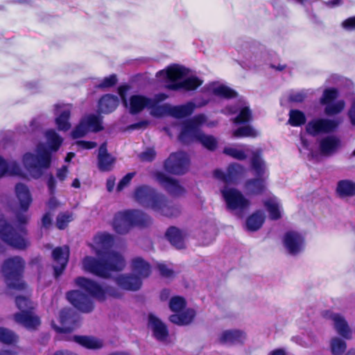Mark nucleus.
<instances>
[{"instance_id": "obj_1", "label": "nucleus", "mask_w": 355, "mask_h": 355, "mask_svg": "<svg viewBox=\"0 0 355 355\" xmlns=\"http://www.w3.org/2000/svg\"><path fill=\"white\" fill-rule=\"evenodd\" d=\"M112 244L111 234L106 232L97 234L94 238L92 248L98 259L85 257L82 262L83 269L103 278L109 277L111 271L122 270L125 266L122 256L114 252H107Z\"/></svg>"}, {"instance_id": "obj_2", "label": "nucleus", "mask_w": 355, "mask_h": 355, "mask_svg": "<svg viewBox=\"0 0 355 355\" xmlns=\"http://www.w3.org/2000/svg\"><path fill=\"white\" fill-rule=\"evenodd\" d=\"M75 282L78 286L87 292L88 294H85L80 291H72L67 293V297L74 307L84 313L91 312L94 309V305L92 297L99 301H104L108 297L119 296V293L114 288L101 286L85 277H78L75 279Z\"/></svg>"}, {"instance_id": "obj_3", "label": "nucleus", "mask_w": 355, "mask_h": 355, "mask_svg": "<svg viewBox=\"0 0 355 355\" xmlns=\"http://www.w3.org/2000/svg\"><path fill=\"white\" fill-rule=\"evenodd\" d=\"M48 147L43 143H40L36 148L35 154L26 153L23 162L29 174L34 178H40L44 168L49 167L51 153L56 152L61 146L62 138L53 129L45 132Z\"/></svg>"}, {"instance_id": "obj_4", "label": "nucleus", "mask_w": 355, "mask_h": 355, "mask_svg": "<svg viewBox=\"0 0 355 355\" xmlns=\"http://www.w3.org/2000/svg\"><path fill=\"white\" fill-rule=\"evenodd\" d=\"M167 98L168 95L164 93L157 94L153 98L135 95V113L148 108L150 114L155 117L170 115L175 118H183L191 114L195 109L193 102L177 106L160 103Z\"/></svg>"}, {"instance_id": "obj_5", "label": "nucleus", "mask_w": 355, "mask_h": 355, "mask_svg": "<svg viewBox=\"0 0 355 355\" xmlns=\"http://www.w3.org/2000/svg\"><path fill=\"white\" fill-rule=\"evenodd\" d=\"M189 71L185 67L173 64L166 69L159 71L156 76L164 83L166 89L173 91L196 89L202 84V80L196 76H188Z\"/></svg>"}, {"instance_id": "obj_6", "label": "nucleus", "mask_w": 355, "mask_h": 355, "mask_svg": "<svg viewBox=\"0 0 355 355\" xmlns=\"http://www.w3.org/2000/svg\"><path fill=\"white\" fill-rule=\"evenodd\" d=\"M135 200L142 206L167 217L178 216L181 211L178 206L168 203L164 195L146 186L137 188L135 191Z\"/></svg>"}, {"instance_id": "obj_7", "label": "nucleus", "mask_w": 355, "mask_h": 355, "mask_svg": "<svg viewBox=\"0 0 355 355\" xmlns=\"http://www.w3.org/2000/svg\"><path fill=\"white\" fill-rule=\"evenodd\" d=\"M220 193L227 209L232 214L241 218L249 209L251 202L239 190L225 186Z\"/></svg>"}, {"instance_id": "obj_8", "label": "nucleus", "mask_w": 355, "mask_h": 355, "mask_svg": "<svg viewBox=\"0 0 355 355\" xmlns=\"http://www.w3.org/2000/svg\"><path fill=\"white\" fill-rule=\"evenodd\" d=\"M25 261L20 257L9 258L2 265V272L9 288L23 289L25 284L21 279Z\"/></svg>"}, {"instance_id": "obj_9", "label": "nucleus", "mask_w": 355, "mask_h": 355, "mask_svg": "<svg viewBox=\"0 0 355 355\" xmlns=\"http://www.w3.org/2000/svg\"><path fill=\"white\" fill-rule=\"evenodd\" d=\"M15 301L20 311L14 314L15 321L27 329H36L40 325V319L32 311L33 303L24 296H17Z\"/></svg>"}, {"instance_id": "obj_10", "label": "nucleus", "mask_w": 355, "mask_h": 355, "mask_svg": "<svg viewBox=\"0 0 355 355\" xmlns=\"http://www.w3.org/2000/svg\"><path fill=\"white\" fill-rule=\"evenodd\" d=\"M251 166L257 178L248 180L245 184V189L250 195L260 194L265 189L264 175L266 173V166L258 150L252 153Z\"/></svg>"}, {"instance_id": "obj_11", "label": "nucleus", "mask_w": 355, "mask_h": 355, "mask_svg": "<svg viewBox=\"0 0 355 355\" xmlns=\"http://www.w3.org/2000/svg\"><path fill=\"white\" fill-rule=\"evenodd\" d=\"M0 239L19 250H24L30 245L28 240L25 237L24 229H14L2 216H0Z\"/></svg>"}, {"instance_id": "obj_12", "label": "nucleus", "mask_w": 355, "mask_h": 355, "mask_svg": "<svg viewBox=\"0 0 355 355\" xmlns=\"http://www.w3.org/2000/svg\"><path fill=\"white\" fill-rule=\"evenodd\" d=\"M189 164L188 155L185 153L178 152L171 154L164 163V168L171 173L180 175L187 171Z\"/></svg>"}, {"instance_id": "obj_13", "label": "nucleus", "mask_w": 355, "mask_h": 355, "mask_svg": "<svg viewBox=\"0 0 355 355\" xmlns=\"http://www.w3.org/2000/svg\"><path fill=\"white\" fill-rule=\"evenodd\" d=\"M338 97V91L336 89H327L324 91L322 97L320 98V103L326 105L324 112L327 115H334L340 113L345 107V102L343 100L331 103Z\"/></svg>"}, {"instance_id": "obj_14", "label": "nucleus", "mask_w": 355, "mask_h": 355, "mask_svg": "<svg viewBox=\"0 0 355 355\" xmlns=\"http://www.w3.org/2000/svg\"><path fill=\"white\" fill-rule=\"evenodd\" d=\"M337 126L338 122L336 120L319 118L309 121L306 125V130L309 135L316 136L320 134L331 132Z\"/></svg>"}, {"instance_id": "obj_15", "label": "nucleus", "mask_w": 355, "mask_h": 355, "mask_svg": "<svg viewBox=\"0 0 355 355\" xmlns=\"http://www.w3.org/2000/svg\"><path fill=\"white\" fill-rule=\"evenodd\" d=\"M283 244L288 254L297 255L304 248V238L297 232L289 231L284 236Z\"/></svg>"}, {"instance_id": "obj_16", "label": "nucleus", "mask_w": 355, "mask_h": 355, "mask_svg": "<svg viewBox=\"0 0 355 355\" xmlns=\"http://www.w3.org/2000/svg\"><path fill=\"white\" fill-rule=\"evenodd\" d=\"M245 173V168L241 164L233 163L229 165L226 172L216 169L214 171V176L225 183H233L241 178Z\"/></svg>"}, {"instance_id": "obj_17", "label": "nucleus", "mask_w": 355, "mask_h": 355, "mask_svg": "<svg viewBox=\"0 0 355 355\" xmlns=\"http://www.w3.org/2000/svg\"><path fill=\"white\" fill-rule=\"evenodd\" d=\"M72 105L70 104H56L54 105L55 123L59 130L67 131L71 125L69 122Z\"/></svg>"}, {"instance_id": "obj_18", "label": "nucleus", "mask_w": 355, "mask_h": 355, "mask_svg": "<svg viewBox=\"0 0 355 355\" xmlns=\"http://www.w3.org/2000/svg\"><path fill=\"white\" fill-rule=\"evenodd\" d=\"M60 327L54 325V329L59 332H67L78 327V316L70 309H64L60 313Z\"/></svg>"}, {"instance_id": "obj_19", "label": "nucleus", "mask_w": 355, "mask_h": 355, "mask_svg": "<svg viewBox=\"0 0 355 355\" xmlns=\"http://www.w3.org/2000/svg\"><path fill=\"white\" fill-rule=\"evenodd\" d=\"M151 273L150 263L141 257H135V291L141 288L142 282Z\"/></svg>"}, {"instance_id": "obj_20", "label": "nucleus", "mask_w": 355, "mask_h": 355, "mask_svg": "<svg viewBox=\"0 0 355 355\" xmlns=\"http://www.w3.org/2000/svg\"><path fill=\"white\" fill-rule=\"evenodd\" d=\"M155 177L157 182L170 194L178 196L184 193V188L179 184L177 180L167 176L164 173L157 172Z\"/></svg>"}, {"instance_id": "obj_21", "label": "nucleus", "mask_w": 355, "mask_h": 355, "mask_svg": "<svg viewBox=\"0 0 355 355\" xmlns=\"http://www.w3.org/2000/svg\"><path fill=\"white\" fill-rule=\"evenodd\" d=\"M326 317L333 322L334 329L340 336L346 339H350L352 338V330L347 322L342 315L328 311L326 313Z\"/></svg>"}, {"instance_id": "obj_22", "label": "nucleus", "mask_w": 355, "mask_h": 355, "mask_svg": "<svg viewBox=\"0 0 355 355\" xmlns=\"http://www.w3.org/2000/svg\"><path fill=\"white\" fill-rule=\"evenodd\" d=\"M133 223V211L127 210L117 214L114 220L113 227L119 234L127 233Z\"/></svg>"}, {"instance_id": "obj_23", "label": "nucleus", "mask_w": 355, "mask_h": 355, "mask_svg": "<svg viewBox=\"0 0 355 355\" xmlns=\"http://www.w3.org/2000/svg\"><path fill=\"white\" fill-rule=\"evenodd\" d=\"M52 254L55 263L53 266L55 275V277H58L62 274L67 264L69 256V248L66 245L56 248L53 250Z\"/></svg>"}, {"instance_id": "obj_24", "label": "nucleus", "mask_w": 355, "mask_h": 355, "mask_svg": "<svg viewBox=\"0 0 355 355\" xmlns=\"http://www.w3.org/2000/svg\"><path fill=\"white\" fill-rule=\"evenodd\" d=\"M148 326L152 329L155 338L159 341H165L168 332L166 326L153 314L148 316Z\"/></svg>"}, {"instance_id": "obj_25", "label": "nucleus", "mask_w": 355, "mask_h": 355, "mask_svg": "<svg viewBox=\"0 0 355 355\" xmlns=\"http://www.w3.org/2000/svg\"><path fill=\"white\" fill-rule=\"evenodd\" d=\"M203 91L226 98H232L236 95V93L234 90L218 82L206 85L203 87Z\"/></svg>"}, {"instance_id": "obj_26", "label": "nucleus", "mask_w": 355, "mask_h": 355, "mask_svg": "<svg viewBox=\"0 0 355 355\" xmlns=\"http://www.w3.org/2000/svg\"><path fill=\"white\" fill-rule=\"evenodd\" d=\"M239 111V115L233 119L234 123L248 122L252 119V112L245 102L241 101L236 107H227L225 113L234 114Z\"/></svg>"}, {"instance_id": "obj_27", "label": "nucleus", "mask_w": 355, "mask_h": 355, "mask_svg": "<svg viewBox=\"0 0 355 355\" xmlns=\"http://www.w3.org/2000/svg\"><path fill=\"white\" fill-rule=\"evenodd\" d=\"M15 195L19 202L20 209L26 211L32 202V197L28 187L19 183L15 186Z\"/></svg>"}, {"instance_id": "obj_28", "label": "nucleus", "mask_w": 355, "mask_h": 355, "mask_svg": "<svg viewBox=\"0 0 355 355\" xmlns=\"http://www.w3.org/2000/svg\"><path fill=\"white\" fill-rule=\"evenodd\" d=\"M340 139L334 135H329L320 141V150L322 155L329 156L334 154L340 146Z\"/></svg>"}, {"instance_id": "obj_29", "label": "nucleus", "mask_w": 355, "mask_h": 355, "mask_svg": "<svg viewBox=\"0 0 355 355\" xmlns=\"http://www.w3.org/2000/svg\"><path fill=\"white\" fill-rule=\"evenodd\" d=\"M200 133L201 131L196 125L191 124L186 121L179 135V139L184 144H188L194 140L198 141Z\"/></svg>"}, {"instance_id": "obj_30", "label": "nucleus", "mask_w": 355, "mask_h": 355, "mask_svg": "<svg viewBox=\"0 0 355 355\" xmlns=\"http://www.w3.org/2000/svg\"><path fill=\"white\" fill-rule=\"evenodd\" d=\"M115 158L107 153L105 144L101 146L98 155V168L102 171H110L113 169Z\"/></svg>"}, {"instance_id": "obj_31", "label": "nucleus", "mask_w": 355, "mask_h": 355, "mask_svg": "<svg viewBox=\"0 0 355 355\" xmlns=\"http://www.w3.org/2000/svg\"><path fill=\"white\" fill-rule=\"evenodd\" d=\"M166 236L169 242L178 249H182L185 247L184 240L187 234L184 231L180 230L175 227H171L166 232Z\"/></svg>"}, {"instance_id": "obj_32", "label": "nucleus", "mask_w": 355, "mask_h": 355, "mask_svg": "<svg viewBox=\"0 0 355 355\" xmlns=\"http://www.w3.org/2000/svg\"><path fill=\"white\" fill-rule=\"evenodd\" d=\"M73 341L89 349H99L104 345L103 340L93 336H75Z\"/></svg>"}, {"instance_id": "obj_33", "label": "nucleus", "mask_w": 355, "mask_h": 355, "mask_svg": "<svg viewBox=\"0 0 355 355\" xmlns=\"http://www.w3.org/2000/svg\"><path fill=\"white\" fill-rule=\"evenodd\" d=\"M119 94L123 105L130 114H133V89L130 85H123L119 87Z\"/></svg>"}, {"instance_id": "obj_34", "label": "nucleus", "mask_w": 355, "mask_h": 355, "mask_svg": "<svg viewBox=\"0 0 355 355\" xmlns=\"http://www.w3.org/2000/svg\"><path fill=\"white\" fill-rule=\"evenodd\" d=\"M245 338V334L239 330H226L219 336V340L223 344H236L242 343Z\"/></svg>"}, {"instance_id": "obj_35", "label": "nucleus", "mask_w": 355, "mask_h": 355, "mask_svg": "<svg viewBox=\"0 0 355 355\" xmlns=\"http://www.w3.org/2000/svg\"><path fill=\"white\" fill-rule=\"evenodd\" d=\"M119 100L116 96L106 94L98 102V112L103 114H109L117 107Z\"/></svg>"}, {"instance_id": "obj_36", "label": "nucleus", "mask_w": 355, "mask_h": 355, "mask_svg": "<svg viewBox=\"0 0 355 355\" xmlns=\"http://www.w3.org/2000/svg\"><path fill=\"white\" fill-rule=\"evenodd\" d=\"M195 315L196 311L193 309H187L180 313L171 315L169 320L178 325H187L193 321Z\"/></svg>"}, {"instance_id": "obj_37", "label": "nucleus", "mask_w": 355, "mask_h": 355, "mask_svg": "<svg viewBox=\"0 0 355 355\" xmlns=\"http://www.w3.org/2000/svg\"><path fill=\"white\" fill-rule=\"evenodd\" d=\"M264 205L272 220H277L282 216V205L277 198L272 196L264 202Z\"/></svg>"}, {"instance_id": "obj_38", "label": "nucleus", "mask_w": 355, "mask_h": 355, "mask_svg": "<svg viewBox=\"0 0 355 355\" xmlns=\"http://www.w3.org/2000/svg\"><path fill=\"white\" fill-rule=\"evenodd\" d=\"M21 170L12 160L6 161L0 157V178L5 175H21Z\"/></svg>"}, {"instance_id": "obj_39", "label": "nucleus", "mask_w": 355, "mask_h": 355, "mask_svg": "<svg viewBox=\"0 0 355 355\" xmlns=\"http://www.w3.org/2000/svg\"><path fill=\"white\" fill-rule=\"evenodd\" d=\"M336 192L341 198L355 196V182L349 180H340L337 184Z\"/></svg>"}, {"instance_id": "obj_40", "label": "nucleus", "mask_w": 355, "mask_h": 355, "mask_svg": "<svg viewBox=\"0 0 355 355\" xmlns=\"http://www.w3.org/2000/svg\"><path fill=\"white\" fill-rule=\"evenodd\" d=\"M265 215L262 211H257L250 216L246 220L248 230L254 232L258 230L263 225Z\"/></svg>"}, {"instance_id": "obj_41", "label": "nucleus", "mask_w": 355, "mask_h": 355, "mask_svg": "<svg viewBox=\"0 0 355 355\" xmlns=\"http://www.w3.org/2000/svg\"><path fill=\"white\" fill-rule=\"evenodd\" d=\"M298 149L301 155L306 157L309 160H313L318 158V153L313 150L312 146L307 139L303 137H300V144Z\"/></svg>"}, {"instance_id": "obj_42", "label": "nucleus", "mask_w": 355, "mask_h": 355, "mask_svg": "<svg viewBox=\"0 0 355 355\" xmlns=\"http://www.w3.org/2000/svg\"><path fill=\"white\" fill-rule=\"evenodd\" d=\"M47 187L50 195L51 196L47 202V207L49 209H54L60 206V202L54 197L56 187V182L55 178L50 175L47 181Z\"/></svg>"}, {"instance_id": "obj_43", "label": "nucleus", "mask_w": 355, "mask_h": 355, "mask_svg": "<svg viewBox=\"0 0 355 355\" xmlns=\"http://www.w3.org/2000/svg\"><path fill=\"white\" fill-rule=\"evenodd\" d=\"M257 150H258L261 153V151L259 150L251 151L250 148L248 146H245V150L238 149L234 147H227L224 148L223 152L225 154L230 155L233 158H235L239 160H243L247 157L245 152H251V153L252 154L253 152H256Z\"/></svg>"}, {"instance_id": "obj_44", "label": "nucleus", "mask_w": 355, "mask_h": 355, "mask_svg": "<svg viewBox=\"0 0 355 355\" xmlns=\"http://www.w3.org/2000/svg\"><path fill=\"white\" fill-rule=\"evenodd\" d=\"M83 119L90 130L98 131L103 129L102 118L99 115L89 114Z\"/></svg>"}, {"instance_id": "obj_45", "label": "nucleus", "mask_w": 355, "mask_h": 355, "mask_svg": "<svg viewBox=\"0 0 355 355\" xmlns=\"http://www.w3.org/2000/svg\"><path fill=\"white\" fill-rule=\"evenodd\" d=\"M306 121L304 114L297 110H291L289 112L288 123L293 126H300Z\"/></svg>"}, {"instance_id": "obj_46", "label": "nucleus", "mask_w": 355, "mask_h": 355, "mask_svg": "<svg viewBox=\"0 0 355 355\" xmlns=\"http://www.w3.org/2000/svg\"><path fill=\"white\" fill-rule=\"evenodd\" d=\"M198 141H199L202 145L209 150H214L217 146V139L208 135H205L202 132L200 133Z\"/></svg>"}, {"instance_id": "obj_47", "label": "nucleus", "mask_w": 355, "mask_h": 355, "mask_svg": "<svg viewBox=\"0 0 355 355\" xmlns=\"http://www.w3.org/2000/svg\"><path fill=\"white\" fill-rule=\"evenodd\" d=\"M258 135L259 132L250 125L241 127L233 132V136L234 137H256Z\"/></svg>"}, {"instance_id": "obj_48", "label": "nucleus", "mask_w": 355, "mask_h": 355, "mask_svg": "<svg viewBox=\"0 0 355 355\" xmlns=\"http://www.w3.org/2000/svg\"><path fill=\"white\" fill-rule=\"evenodd\" d=\"M18 340L17 336L11 330L0 327V341L6 344L16 343Z\"/></svg>"}, {"instance_id": "obj_49", "label": "nucleus", "mask_w": 355, "mask_h": 355, "mask_svg": "<svg viewBox=\"0 0 355 355\" xmlns=\"http://www.w3.org/2000/svg\"><path fill=\"white\" fill-rule=\"evenodd\" d=\"M346 347V343L342 339L337 337L332 338L331 342V349L334 355H342Z\"/></svg>"}, {"instance_id": "obj_50", "label": "nucleus", "mask_w": 355, "mask_h": 355, "mask_svg": "<svg viewBox=\"0 0 355 355\" xmlns=\"http://www.w3.org/2000/svg\"><path fill=\"white\" fill-rule=\"evenodd\" d=\"M150 224V218L144 213L135 210V227H144Z\"/></svg>"}, {"instance_id": "obj_51", "label": "nucleus", "mask_w": 355, "mask_h": 355, "mask_svg": "<svg viewBox=\"0 0 355 355\" xmlns=\"http://www.w3.org/2000/svg\"><path fill=\"white\" fill-rule=\"evenodd\" d=\"M186 306L185 300L180 296H174L169 301V308L173 312H179Z\"/></svg>"}, {"instance_id": "obj_52", "label": "nucleus", "mask_w": 355, "mask_h": 355, "mask_svg": "<svg viewBox=\"0 0 355 355\" xmlns=\"http://www.w3.org/2000/svg\"><path fill=\"white\" fill-rule=\"evenodd\" d=\"M73 220V215L70 212L60 213L57 217L56 225L60 229H64L67 224Z\"/></svg>"}, {"instance_id": "obj_53", "label": "nucleus", "mask_w": 355, "mask_h": 355, "mask_svg": "<svg viewBox=\"0 0 355 355\" xmlns=\"http://www.w3.org/2000/svg\"><path fill=\"white\" fill-rule=\"evenodd\" d=\"M117 284L126 290H132L133 286V277L132 275H121L117 278Z\"/></svg>"}, {"instance_id": "obj_54", "label": "nucleus", "mask_w": 355, "mask_h": 355, "mask_svg": "<svg viewBox=\"0 0 355 355\" xmlns=\"http://www.w3.org/2000/svg\"><path fill=\"white\" fill-rule=\"evenodd\" d=\"M157 268L160 275L166 278H171L174 276L175 272L171 264L160 263L157 265Z\"/></svg>"}, {"instance_id": "obj_55", "label": "nucleus", "mask_w": 355, "mask_h": 355, "mask_svg": "<svg viewBox=\"0 0 355 355\" xmlns=\"http://www.w3.org/2000/svg\"><path fill=\"white\" fill-rule=\"evenodd\" d=\"M89 130H90V129L88 128L85 121L83 119L80 124L71 132L72 137L74 139L82 137L85 135Z\"/></svg>"}, {"instance_id": "obj_56", "label": "nucleus", "mask_w": 355, "mask_h": 355, "mask_svg": "<svg viewBox=\"0 0 355 355\" xmlns=\"http://www.w3.org/2000/svg\"><path fill=\"white\" fill-rule=\"evenodd\" d=\"M263 58L261 52L258 51L256 48H252L250 53L245 55V59L249 61L251 64L259 62Z\"/></svg>"}, {"instance_id": "obj_57", "label": "nucleus", "mask_w": 355, "mask_h": 355, "mask_svg": "<svg viewBox=\"0 0 355 355\" xmlns=\"http://www.w3.org/2000/svg\"><path fill=\"white\" fill-rule=\"evenodd\" d=\"M133 178V173H129L125 175L118 183L116 192L121 193L124 189H125L128 186H130L131 181Z\"/></svg>"}, {"instance_id": "obj_58", "label": "nucleus", "mask_w": 355, "mask_h": 355, "mask_svg": "<svg viewBox=\"0 0 355 355\" xmlns=\"http://www.w3.org/2000/svg\"><path fill=\"white\" fill-rule=\"evenodd\" d=\"M117 82V78L115 75H110L108 77L104 78L97 87L101 89H107L114 86Z\"/></svg>"}, {"instance_id": "obj_59", "label": "nucleus", "mask_w": 355, "mask_h": 355, "mask_svg": "<svg viewBox=\"0 0 355 355\" xmlns=\"http://www.w3.org/2000/svg\"><path fill=\"white\" fill-rule=\"evenodd\" d=\"M207 118L206 115L203 114H200L198 115L194 116L193 118L187 120V121L189 122L191 124H193L194 125H196V127L198 128V127L202 124L207 123Z\"/></svg>"}, {"instance_id": "obj_60", "label": "nucleus", "mask_w": 355, "mask_h": 355, "mask_svg": "<svg viewBox=\"0 0 355 355\" xmlns=\"http://www.w3.org/2000/svg\"><path fill=\"white\" fill-rule=\"evenodd\" d=\"M306 98L304 91L296 92L290 94L289 100L293 102L301 103Z\"/></svg>"}, {"instance_id": "obj_61", "label": "nucleus", "mask_w": 355, "mask_h": 355, "mask_svg": "<svg viewBox=\"0 0 355 355\" xmlns=\"http://www.w3.org/2000/svg\"><path fill=\"white\" fill-rule=\"evenodd\" d=\"M155 157V152L152 148H148L139 155V157L142 161L150 162Z\"/></svg>"}, {"instance_id": "obj_62", "label": "nucleus", "mask_w": 355, "mask_h": 355, "mask_svg": "<svg viewBox=\"0 0 355 355\" xmlns=\"http://www.w3.org/2000/svg\"><path fill=\"white\" fill-rule=\"evenodd\" d=\"M343 26L347 30L355 29V17H349L343 22Z\"/></svg>"}, {"instance_id": "obj_63", "label": "nucleus", "mask_w": 355, "mask_h": 355, "mask_svg": "<svg viewBox=\"0 0 355 355\" xmlns=\"http://www.w3.org/2000/svg\"><path fill=\"white\" fill-rule=\"evenodd\" d=\"M116 178L113 175L110 176L106 180V189L111 193L114 191L115 187Z\"/></svg>"}, {"instance_id": "obj_64", "label": "nucleus", "mask_w": 355, "mask_h": 355, "mask_svg": "<svg viewBox=\"0 0 355 355\" xmlns=\"http://www.w3.org/2000/svg\"><path fill=\"white\" fill-rule=\"evenodd\" d=\"M348 115L352 124L355 125V99L354 100L352 106L349 110Z\"/></svg>"}]
</instances>
